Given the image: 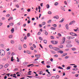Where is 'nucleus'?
I'll list each match as a JSON object with an SVG mask.
<instances>
[{"label": "nucleus", "mask_w": 79, "mask_h": 79, "mask_svg": "<svg viewBox=\"0 0 79 79\" xmlns=\"http://www.w3.org/2000/svg\"><path fill=\"white\" fill-rule=\"evenodd\" d=\"M39 26L40 27H42V25L40 24H39Z\"/></svg>", "instance_id": "774afa93"}, {"label": "nucleus", "mask_w": 79, "mask_h": 79, "mask_svg": "<svg viewBox=\"0 0 79 79\" xmlns=\"http://www.w3.org/2000/svg\"><path fill=\"white\" fill-rule=\"evenodd\" d=\"M51 43H52V44H58V42L56 41H51Z\"/></svg>", "instance_id": "7ed1b4c3"}, {"label": "nucleus", "mask_w": 79, "mask_h": 79, "mask_svg": "<svg viewBox=\"0 0 79 79\" xmlns=\"http://www.w3.org/2000/svg\"><path fill=\"white\" fill-rule=\"evenodd\" d=\"M58 53H60V54H63V51L60 50L58 51Z\"/></svg>", "instance_id": "0eeeda50"}, {"label": "nucleus", "mask_w": 79, "mask_h": 79, "mask_svg": "<svg viewBox=\"0 0 79 79\" xmlns=\"http://www.w3.org/2000/svg\"><path fill=\"white\" fill-rule=\"evenodd\" d=\"M47 68H50V66L49 65H47L46 66Z\"/></svg>", "instance_id": "680f3d73"}, {"label": "nucleus", "mask_w": 79, "mask_h": 79, "mask_svg": "<svg viewBox=\"0 0 79 79\" xmlns=\"http://www.w3.org/2000/svg\"><path fill=\"white\" fill-rule=\"evenodd\" d=\"M10 16V15L9 14H8L6 15V17H9V16Z\"/></svg>", "instance_id": "13d9d810"}, {"label": "nucleus", "mask_w": 79, "mask_h": 79, "mask_svg": "<svg viewBox=\"0 0 79 79\" xmlns=\"http://www.w3.org/2000/svg\"><path fill=\"white\" fill-rule=\"evenodd\" d=\"M70 34L71 35H74V33H73V32H71L70 33Z\"/></svg>", "instance_id": "bb28decb"}, {"label": "nucleus", "mask_w": 79, "mask_h": 79, "mask_svg": "<svg viewBox=\"0 0 79 79\" xmlns=\"http://www.w3.org/2000/svg\"><path fill=\"white\" fill-rule=\"evenodd\" d=\"M59 48H63V45H60L59 46Z\"/></svg>", "instance_id": "cd10ccee"}, {"label": "nucleus", "mask_w": 79, "mask_h": 79, "mask_svg": "<svg viewBox=\"0 0 79 79\" xmlns=\"http://www.w3.org/2000/svg\"><path fill=\"white\" fill-rule=\"evenodd\" d=\"M42 24L43 25H45V22H43Z\"/></svg>", "instance_id": "bf43d9fd"}, {"label": "nucleus", "mask_w": 79, "mask_h": 79, "mask_svg": "<svg viewBox=\"0 0 79 79\" xmlns=\"http://www.w3.org/2000/svg\"><path fill=\"white\" fill-rule=\"evenodd\" d=\"M58 68L59 69H63L60 66H59Z\"/></svg>", "instance_id": "37998d69"}, {"label": "nucleus", "mask_w": 79, "mask_h": 79, "mask_svg": "<svg viewBox=\"0 0 79 79\" xmlns=\"http://www.w3.org/2000/svg\"><path fill=\"white\" fill-rule=\"evenodd\" d=\"M30 33H28L27 34V37H29V36H30Z\"/></svg>", "instance_id": "de8ad7c7"}, {"label": "nucleus", "mask_w": 79, "mask_h": 79, "mask_svg": "<svg viewBox=\"0 0 79 79\" xmlns=\"http://www.w3.org/2000/svg\"><path fill=\"white\" fill-rule=\"evenodd\" d=\"M31 50H34V48L32 47H31Z\"/></svg>", "instance_id": "6e6d98bb"}, {"label": "nucleus", "mask_w": 79, "mask_h": 79, "mask_svg": "<svg viewBox=\"0 0 79 79\" xmlns=\"http://www.w3.org/2000/svg\"><path fill=\"white\" fill-rule=\"evenodd\" d=\"M58 3L57 2H56L54 3V5L56 6V5H58Z\"/></svg>", "instance_id": "c756f323"}, {"label": "nucleus", "mask_w": 79, "mask_h": 79, "mask_svg": "<svg viewBox=\"0 0 79 79\" xmlns=\"http://www.w3.org/2000/svg\"><path fill=\"white\" fill-rule=\"evenodd\" d=\"M65 41V38L63 37L62 38V40L60 43V44H64V43Z\"/></svg>", "instance_id": "f03ea898"}, {"label": "nucleus", "mask_w": 79, "mask_h": 79, "mask_svg": "<svg viewBox=\"0 0 79 79\" xmlns=\"http://www.w3.org/2000/svg\"><path fill=\"white\" fill-rule=\"evenodd\" d=\"M68 55V54L67 53H65L63 54V55H62L61 56H62V57H63V56H66V55Z\"/></svg>", "instance_id": "9d476101"}, {"label": "nucleus", "mask_w": 79, "mask_h": 79, "mask_svg": "<svg viewBox=\"0 0 79 79\" xmlns=\"http://www.w3.org/2000/svg\"><path fill=\"white\" fill-rule=\"evenodd\" d=\"M10 43H11V44H14V43H15V41L13 40H11L10 41Z\"/></svg>", "instance_id": "a19ab883"}, {"label": "nucleus", "mask_w": 79, "mask_h": 79, "mask_svg": "<svg viewBox=\"0 0 79 79\" xmlns=\"http://www.w3.org/2000/svg\"><path fill=\"white\" fill-rule=\"evenodd\" d=\"M9 25H10V26H13V25H14V23H10Z\"/></svg>", "instance_id": "4c0bfd02"}, {"label": "nucleus", "mask_w": 79, "mask_h": 79, "mask_svg": "<svg viewBox=\"0 0 79 79\" xmlns=\"http://www.w3.org/2000/svg\"><path fill=\"white\" fill-rule=\"evenodd\" d=\"M46 7L48 9L50 8V5H49V4H48L46 5Z\"/></svg>", "instance_id": "f3484780"}, {"label": "nucleus", "mask_w": 79, "mask_h": 79, "mask_svg": "<svg viewBox=\"0 0 79 79\" xmlns=\"http://www.w3.org/2000/svg\"><path fill=\"white\" fill-rule=\"evenodd\" d=\"M54 57H57L58 56L57 55H55L54 56Z\"/></svg>", "instance_id": "3c124183"}, {"label": "nucleus", "mask_w": 79, "mask_h": 79, "mask_svg": "<svg viewBox=\"0 0 79 79\" xmlns=\"http://www.w3.org/2000/svg\"><path fill=\"white\" fill-rule=\"evenodd\" d=\"M76 23V22L75 21H73L72 22H71L69 24V25L73 24V23Z\"/></svg>", "instance_id": "1a4fd4ad"}, {"label": "nucleus", "mask_w": 79, "mask_h": 79, "mask_svg": "<svg viewBox=\"0 0 79 79\" xmlns=\"http://www.w3.org/2000/svg\"><path fill=\"white\" fill-rule=\"evenodd\" d=\"M50 61H52V62L53 61V59H52V58H51L50 59Z\"/></svg>", "instance_id": "69168bd1"}, {"label": "nucleus", "mask_w": 79, "mask_h": 79, "mask_svg": "<svg viewBox=\"0 0 79 79\" xmlns=\"http://www.w3.org/2000/svg\"><path fill=\"white\" fill-rule=\"evenodd\" d=\"M26 52L28 54H31V52L29 51L28 50Z\"/></svg>", "instance_id": "dca6fc26"}, {"label": "nucleus", "mask_w": 79, "mask_h": 79, "mask_svg": "<svg viewBox=\"0 0 79 79\" xmlns=\"http://www.w3.org/2000/svg\"><path fill=\"white\" fill-rule=\"evenodd\" d=\"M44 32H45V35H48V33L47 32V31H46V30H44Z\"/></svg>", "instance_id": "9b49d317"}, {"label": "nucleus", "mask_w": 79, "mask_h": 79, "mask_svg": "<svg viewBox=\"0 0 79 79\" xmlns=\"http://www.w3.org/2000/svg\"><path fill=\"white\" fill-rule=\"evenodd\" d=\"M51 76H52V74L50 73H49L47 74V76H48V77H50Z\"/></svg>", "instance_id": "6ab92c4d"}, {"label": "nucleus", "mask_w": 79, "mask_h": 79, "mask_svg": "<svg viewBox=\"0 0 79 79\" xmlns=\"http://www.w3.org/2000/svg\"><path fill=\"white\" fill-rule=\"evenodd\" d=\"M53 48V50H56V51L58 50V48H57L54 47Z\"/></svg>", "instance_id": "4468645a"}, {"label": "nucleus", "mask_w": 79, "mask_h": 79, "mask_svg": "<svg viewBox=\"0 0 79 79\" xmlns=\"http://www.w3.org/2000/svg\"><path fill=\"white\" fill-rule=\"evenodd\" d=\"M67 38L69 40H70V39H74V37L72 36H68Z\"/></svg>", "instance_id": "20e7f679"}, {"label": "nucleus", "mask_w": 79, "mask_h": 79, "mask_svg": "<svg viewBox=\"0 0 79 79\" xmlns=\"http://www.w3.org/2000/svg\"><path fill=\"white\" fill-rule=\"evenodd\" d=\"M51 52L52 53H53V54H55L56 53L55 52V51H51Z\"/></svg>", "instance_id": "393cba45"}, {"label": "nucleus", "mask_w": 79, "mask_h": 79, "mask_svg": "<svg viewBox=\"0 0 79 79\" xmlns=\"http://www.w3.org/2000/svg\"><path fill=\"white\" fill-rule=\"evenodd\" d=\"M33 46L34 47V48H36V46L35 45V44H33Z\"/></svg>", "instance_id": "4d7b16f0"}, {"label": "nucleus", "mask_w": 79, "mask_h": 79, "mask_svg": "<svg viewBox=\"0 0 79 79\" xmlns=\"http://www.w3.org/2000/svg\"><path fill=\"white\" fill-rule=\"evenodd\" d=\"M21 42H24V38H23V37L21 39Z\"/></svg>", "instance_id": "aec40b11"}, {"label": "nucleus", "mask_w": 79, "mask_h": 79, "mask_svg": "<svg viewBox=\"0 0 79 79\" xmlns=\"http://www.w3.org/2000/svg\"><path fill=\"white\" fill-rule=\"evenodd\" d=\"M0 53L1 56H3L5 54V51L3 50H1L0 51Z\"/></svg>", "instance_id": "f257e3e1"}, {"label": "nucleus", "mask_w": 79, "mask_h": 79, "mask_svg": "<svg viewBox=\"0 0 79 79\" xmlns=\"http://www.w3.org/2000/svg\"><path fill=\"white\" fill-rule=\"evenodd\" d=\"M40 34H41L40 32H39L38 33V35H40Z\"/></svg>", "instance_id": "e2e57ef3"}, {"label": "nucleus", "mask_w": 79, "mask_h": 79, "mask_svg": "<svg viewBox=\"0 0 79 79\" xmlns=\"http://www.w3.org/2000/svg\"><path fill=\"white\" fill-rule=\"evenodd\" d=\"M48 14H49L50 15H51V14H52V12H51V11H49L48 12Z\"/></svg>", "instance_id": "09e8293b"}, {"label": "nucleus", "mask_w": 79, "mask_h": 79, "mask_svg": "<svg viewBox=\"0 0 79 79\" xmlns=\"http://www.w3.org/2000/svg\"><path fill=\"white\" fill-rule=\"evenodd\" d=\"M11 55L12 56H13V55H15V53L14 52H12Z\"/></svg>", "instance_id": "864d4df0"}, {"label": "nucleus", "mask_w": 79, "mask_h": 79, "mask_svg": "<svg viewBox=\"0 0 79 79\" xmlns=\"http://www.w3.org/2000/svg\"><path fill=\"white\" fill-rule=\"evenodd\" d=\"M23 47H24V48H26V47H27V46H26V44H24L23 45Z\"/></svg>", "instance_id": "ea45409f"}, {"label": "nucleus", "mask_w": 79, "mask_h": 79, "mask_svg": "<svg viewBox=\"0 0 79 79\" xmlns=\"http://www.w3.org/2000/svg\"><path fill=\"white\" fill-rule=\"evenodd\" d=\"M52 21V20H49V21H48V23H50V22Z\"/></svg>", "instance_id": "49530a36"}, {"label": "nucleus", "mask_w": 79, "mask_h": 79, "mask_svg": "<svg viewBox=\"0 0 79 79\" xmlns=\"http://www.w3.org/2000/svg\"><path fill=\"white\" fill-rule=\"evenodd\" d=\"M31 23V21L28 20L27 21V23L28 24H29V23Z\"/></svg>", "instance_id": "5fc2aeb1"}, {"label": "nucleus", "mask_w": 79, "mask_h": 79, "mask_svg": "<svg viewBox=\"0 0 79 79\" xmlns=\"http://www.w3.org/2000/svg\"><path fill=\"white\" fill-rule=\"evenodd\" d=\"M39 71V74H42V73H43V72H42V71Z\"/></svg>", "instance_id": "b1692460"}, {"label": "nucleus", "mask_w": 79, "mask_h": 79, "mask_svg": "<svg viewBox=\"0 0 79 79\" xmlns=\"http://www.w3.org/2000/svg\"><path fill=\"white\" fill-rule=\"evenodd\" d=\"M65 59H68V58H69V56H67L65 57Z\"/></svg>", "instance_id": "f704fd0d"}, {"label": "nucleus", "mask_w": 79, "mask_h": 79, "mask_svg": "<svg viewBox=\"0 0 79 79\" xmlns=\"http://www.w3.org/2000/svg\"><path fill=\"white\" fill-rule=\"evenodd\" d=\"M44 42L45 44H47V41L46 40H44Z\"/></svg>", "instance_id": "412c9836"}, {"label": "nucleus", "mask_w": 79, "mask_h": 79, "mask_svg": "<svg viewBox=\"0 0 79 79\" xmlns=\"http://www.w3.org/2000/svg\"><path fill=\"white\" fill-rule=\"evenodd\" d=\"M64 21V19L63 18L60 21H59V23H63Z\"/></svg>", "instance_id": "a211bd4d"}, {"label": "nucleus", "mask_w": 79, "mask_h": 79, "mask_svg": "<svg viewBox=\"0 0 79 79\" xmlns=\"http://www.w3.org/2000/svg\"><path fill=\"white\" fill-rule=\"evenodd\" d=\"M11 61H14V59H13V57L12 56L11 58Z\"/></svg>", "instance_id": "79ce46f5"}, {"label": "nucleus", "mask_w": 79, "mask_h": 79, "mask_svg": "<svg viewBox=\"0 0 79 79\" xmlns=\"http://www.w3.org/2000/svg\"><path fill=\"white\" fill-rule=\"evenodd\" d=\"M18 48L19 50H21L22 48V47L21 45H19L18 46Z\"/></svg>", "instance_id": "39448f33"}, {"label": "nucleus", "mask_w": 79, "mask_h": 79, "mask_svg": "<svg viewBox=\"0 0 79 79\" xmlns=\"http://www.w3.org/2000/svg\"><path fill=\"white\" fill-rule=\"evenodd\" d=\"M66 28L67 29H69V28L68 27V24H66L65 25Z\"/></svg>", "instance_id": "4be33fe9"}, {"label": "nucleus", "mask_w": 79, "mask_h": 79, "mask_svg": "<svg viewBox=\"0 0 79 79\" xmlns=\"http://www.w3.org/2000/svg\"><path fill=\"white\" fill-rule=\"evenodd\" d=\"M10 31L12 32V33H13L14 32V31H15V30L14 29V28H13Z\"/></svg>", "instance_id": "2eb2a0df"}, {"label": "nucleus", "mask_w": 79, "mask_h": 79, "mask_svg": "<svg viewBox=\"0 0 79 79\" xmlns=\"http://www.w3.org/2000/svg\"><path fill=\"white\" fill-rule=\"evenodd\" d=\"M43 3H41L40 4V6H41L42 7L43 6Z\"/></svg>", "instance_id": "338daca9"}, {"label": "nucleus", "mask_w": 79, "mask_h": 79, "mask_svg": "<svg viewBox=\"0 0 79 79\" xmlns=\"http://www.w3.org/2000/svg\"><path fill=\"white\" fill-rule=\"evenodd\" d=\"M49 47L51 48V49H52V48H53V47L51 45H49Z\"/></svg>", "instance_id": "a878e982"}, {"label": "nucleus", "mask_w": 79, "mask_h": 79, "mask_svg": "<svg viewBox=\"0 0 79 79\" xmlns=\"http://www.w3.org/2000/svg\"><path fill=\"white\" fill-rule=\"evenodd\" d=\"M16 6L17 7V8H19V5H16Z\"/></svg>", "instance_id": "052dcab7"}, {"label": "nucleus", "mask_w": 79, "mask_h": 79, "mask_svg": "<svg viewBox=\"0 0 79 79\" xmlns=\"http://www.w3.org/2000/svg\"><path fill=\"white\" fill-rule=\"evenodd\" d=\"M66 47H67L69 48V47H72V45L69 44H68L67 45Z\"/></svg>", "instance_id": "6e6552de"}, {"label": "nucleus", "mask_w": 79, "mask_h": 79, "mask_svg": "<svg viewBox=\"0 0 79 79\" xmlns=\"http://www.w3.org/2000/svg\"><path fill=\"white\" fill-rule=\"evenodd\" d=\"M10 54H11V52H8L7 54L8 55H10Z\"/></svg>", "instance_id": "c03bdc74"}, {"label": "nucleus", "mask_w": 79, "mask_h": 79, "mask_svg": "<svg viewBox=\"0 0 79 79\" xmlns=\"http://www.w3.org/2000/svg\"><path fill=\"white\" fill-rule=\"evenodd\" d=\"M52 79H56V77L55 76H52L51 77Z\"/></svg>", "instance_id": "e433bc0d"}, {"label": "nucleus", "mask_w": 79, "mask_h": 79, "mask_svg": "<svg viewBox=\"0 0 79 79\" xmlns=\"http://www.w3.org/2000/svg\"><path fill=\"white\" fill-rule=\"evenodd\" d=\"M78 76H79V74H77L75 75V77H78Z\"/></svg>", "instance_id": "0e129e2a"}, {"label": "nucleus", "mask_w": 79, "mask_h": 79, "mask_svg": "<svg viewBox=\"0 0 79 79\" xmlns=\"http://www.w3.org/2000/svg\"><path fill=\"white\" fill-rule=\"evenodd\" d=\"M53 26V27H56V26H57L56 25V24H53L52 25Z\"/></svg>", "instance_id": "c85d7f7f"}, {"label": "nucleus", "mask_w": 79, "mask_h": 79, "mask_svg": "<svg viewBox=\"0 0 79 79\" xmlns=\"http://www.w3.org/2000/svg\"><path fill=\"white\" fill-rule=\"evenodd\" d=\"M35 56L36 58H40V54L35 55Z\"/></svg>", "instance_id": "423d86ee"}, {"label": "nucleus", "mask_w": 79, "mask_h": 79, "mask_svg": "<svg viewBox=\"0 0 79 79\" xmlns=\"http://www.w3.org/2000/svg\"><path fill=\"white\" fill-rule=\"evenodd\" d=\"M51 39H54V37L53 36H51Z\"/></svg>", "instance_id": "8fccbe9b"}, {"label": "nucleus", "mask_w": 79, "mask_h": 79, "mask_svg": "<svg viewBox=\"0 0 79 79\" xmlns=\"http://www.w3.org/2000/svg\"><path fill=\"white\" fill-rule=\"evenodd\" d=\"M51 30H55V29H56L55 28H54V27H51Z\"/></svg>", "instance_id": "7c9ffc66"}, {"label": "nucleus", "mask_w": 79, "mask_h": 79, "mask_svg": "<svg viewBox=\"0 0 79 79\" xmlns=\"http://www.w3.org/2000/svg\"><path fill=\"white\" fill-rule=\"evenodd\" d=\"M72 50L74 51V50H76V48H72Z\"/></svg>", "instance_id": "a18cd8bd"}, {"label": "nucleus", "mask_w": 79, "mask_h": 79, "mask_svg": "<svg viewBox=\"0 0 79 79\" xmlns=\"http://www.w3.org/2000/svg\"><path fill=\"white\" fill-rule=\"evenodd\" d=\"M57 35L59 36V37H61V34H60V33H58L57 34Z\"/></svg>", "instance_id": "c9c22d12"}, {"label": "nucleus", "mask_w": 79, "mask_h": 79, "mask_svg": "<svg viewBox=\"0 0 79 79\" xmlns=\"http://www.w3.org/2000/svg\"><path fill=\"white\" fill-rule=\"evenodd\" d=\"M8 64H6L4 66V68H7L8 66Z\"/></svg>", "instance_id": "ddd939ff"}, {"label": "nucleus", "mask_w": 79, "mask_h": 79, "mask_svg": "<svg viewBox=\"0 0 79 79\" xmlns=\"http://www.w3.org/2000/svg\"><path fill=\"white\" fill-rule=\"evenodd\" d=\"M53 18L55 19H58L59 18V17L58 16H56L54 17H53Z\"/></svg>", "instance_id": "f8f14e48"}, {"label": "nucleus", "mask_w": 79, "mask_h": 79, "mask_svg": "<svg viewBox=\"0 0 79 79\" xmlns=\"http://www.w3.org/2000/svg\"><path fill=\"white\" fill-rule=\"evenodd\" d=\"M13 37V35H10L9 36V38L10 39H11L12 37Z\"/></svg>", "instance_id": "5701e85b"}, {"label": "nucleus", "mask_w": 79, "mask_h": 79, "mask_svg": "<svg viewBox=\"0 0 79 79\" xmlns=\"http://www.w3.org/2000/svg\"><path fill=\"white\" fill-rule=\"evenodd\" d=\"M71 69V67L70 66H68L67 68V69Z\"/></svg>", "instance_id": "72a5a7b5"}, {"label": "nucleus", "mask_w": 79, "mask_h": 79, "mask_svg": "<svg viewBox=\"0 0 79 79\" xmlns=\"http://www.w3.org/2000/svg\"><path fill=\"white\" fill-rule=\"evenodd\" d=\"M60 78V76H59V75H56V79H59V78Z\"/></svg>", "instance_id": "58836bf2"}, {"label": "nucleus", "mask_w": 79, "mask_h": 79, "mask_svg": "<svg viewBox=\"0 0 79 79\" xmlns=\"http://www.w3.org/2000/svg\"><path fill=\"white\" fill-rule=\"evenodd\" d=\"M72 69L73 71H77V70L78 69L77 68H73V69Z\"/></svg>", "instance_id": "2f4dec72"}, {"label": "nucleus", "mask_w": 79, "mask_h": 79, "mask_svg": "<svg viewBox=\"0 0 79 79\" xmlns=\"http://www.w3.org/2000/svg\"><path fill=\"white\" fill-rule=\"evenodd\" d=\"M39 38L40 40H43V39H42V38L40 37H39Z\"/></svg>", "instance_id": "473e14b6"}, {"label": "nucleus", "mask_w": 79, "mask_h": 79, "mask_svg": "<svg viewBox=\"0 0 79 79\" xmlns=\"http://www.w3.org/2000/svg\"><path fill=\"white\" fill-rule=\"evenodd\" d=\"M3 68V65H0V69H2Z\"/></svg>", "instance_id": "603ef678"}]
</instances>
